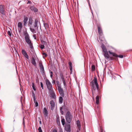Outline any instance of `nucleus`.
Returning <instances> with one entry per match:
<instances>
[{
    "mask_svg": "<svg viewBox=\"0 0 132 132\" xmlns=\"http://www.w3.org/2000/svg\"><path fill=\"white\" fill-rule=\"evenodd\" d=\"M52 76H53V75L52 74H51V75H50V77L51 78L52 77Z\"/></svg>",
    "mask_w": 132,
    "mask_h": 132,
    "instance_id": "nucleus-54",
    "label": "nucleus"
},
{
    "mask_svg": "<svg viewBox=\"0 0 132 132\" xmlns=\"http://www.w3.org/2000/svg\"><path fill=\"white\" fill-rule=\"evenodd\" d=\"M90 85L92 90V95L93 99L96 94V91L97 92L98 90V85L96 78L94 77V79L90 82Z\"/></svg>",
    "mask_w": 132,
    "mask_h": 132,
    "instance_id": "nucleus-1",
    "label": "nucleus"
},
{
    "mask_svg": "<svg viewBox=\"0 0 132 132\" xmlns=\"http://www.w3.org/2000/svg\"><path fill=\"white\" fill-rule=\"evenodd\" d=\"M123 55H117V57H118L120 58H122L123 57Z\"/></svg>",
    "mask_w": 132,
    "mask_h": 132,
    "instance_id": "nucleus-36",
    "label": "nucleus"
},
{
    "mask_svg": "<svg viewBox=\"0 0 132 132\" xmlns=\"http://www.w3.org/2000/svg\"><path fill=\"white\" fill-rule=\"evenodd\" d=\"M45 82L48 89L53 88L52 84L48 79H46L45 80Z\"/></svg>",
    "mask_w": 132,
    "mask_h": 132,
    "instance_id": "nucleus-5",
    "label": "nucleus"
},
{
    "mask_svg": "<svg viewBox=\"0 0 132 132\" xmlns=\"http://www.w3.org/2000/svg\"><path fill=\"white\" fill-rule=\"evenodd\" d=\"M100 38H101V37H100Z\"/></svg>",
    "mask_w": 132,
    "mask_h": 132,
    "instance_id": "nucleus-58",
    "label": "nucleus"
},
{
    "mask_svg": "<svg viewBox=\"0 0 132 132\" xmlns=\"http://www.w3.org/2000/svg\"><path fill=\"white\" fill-rule=\"evenodd\" d=\"M49 94L53 98H55V95L54 92L53 88L48 89Z\"/></svg>",
    "mask_w": 132,
    "mask_h": 132,
    "instance_id": "nucleus-6",
    "label": "nucleus"
},
{
    "mask_svg": "<svg viewBox=\"0 0 132 132\" xmlns=\"http://www.w3.org/2000/svg\"><path fill=\"white\" fill-rule=\"evenodd\" d=\"M22 27L23 26L22 23L21 22H19L18 24V29L20 31L21 30Z\"/></svg>",
    "mask_w": 132,
    "mask_h": 132,
    "instance_id": "nucleus-14",
    "label": "nucleus"
},
{
    "mask_svg": "<svg viewBox=\"0 0 132 132\" xmlns=\"http://www.w3.org/2000/svg\"><path fill=\"white\" fill-rule=\"evenodd\" d=\"M34 102L35 104V105L36 107H37L38 106V103L36 101V100H35V101H34Z\"/></svg>",
    "mask_w": 132,
    "mask_h": 132,
    "instance_id": "nucleus-31",
    "label": "nucleus"
},
{
    "mask_svg": "<svg viewBox=\"0 0 132 132\" xmlns=\"http://www.w3.org/2000/svg\"><path fill=\"white\" fill-rule=\"evenodd\" d=\"M25 38L27 43L29 45L30 50L32 51L34 50V47L33 46L32 43L30 39L29 36L27 33L26 34Z\"/></svg>",
    "mask_w": 132,
    "mask_h": 132,
    "instance_id": "nucleus-3",
    "label": "nucleus"
},
{
    "mask_svg": "<svg viewBox=\"0 0 132 132\" xmlns=\"http://www.w3.org/2000/svg\"><path fill=\"white\" fill-rule=\"evenodd\" d=\"M0 13L3 15L6 16V12L5 11L4 6V5H0Z\"/></svg>",
    "mask_w": 132,
    "mask_h": 132,
    "instance_id": "nucleus-4",
    "label": "nucleus"
},
{
    "mask_svg": "<svg viewBox=\"0 0 132 132\" xmlns=\"http://www.w3.org/2000/svg\"><path fill=\"white\" fill-rule=\"evenodd\" d=\"M55 80H53L52 82V83L53 84H55Z\"/></svg>",
    "mask_w": 132,
    "mask_h": 132,
    "instance_id": "nucleus-50",
    "label": "nucleus"
},
{
    "mask_svg": "<svg viewBox=\"0 0 132 132\" xmlns=\"http://www.w3.org/2000/svg\"><path fill=\"white\" fill-rule=\"evenodd\" d=\"M7 34L10 36H11V33L10 31H9L7 32Z\"/></svg>",
    "mask_w": 132,
    "mask_h": 132,
    "instance_id": "nucleus-39",
    "label": "nucleus"
},
{
    "mask_svg": "<svg viewBox=\"0 0 132 132\" xmlns=\"http://www.w3.org/2000/svg\"><path fill=\"white\" fill-rule=\"evenodd\" d=\"M62 109L63 108L62 107H60V111L62 110Z\"/></svg>",
    "mask_w": 132,
    "mask_h": 132,
    "instance_id": "nucleus-52",
    "label": "nucleus"
},
{
    "mask_svg": "<svg viewBox=\"0 0 132 132\" xmlns=\"http://www.w3.org/2000/svg\"><path fill=\"white\" fill-rule=\"evenodd\" d=\"M38 130H39V132H42L41 127H39V128L38 129Z\"/></svg>",
    "mask_w": 132,
    "mask_h": 132,
    "instance_id": "nucleus-38",
    "label": "nucleus"
},
{
    "mask_svg": "<svg viewBox=\"0 0 132 132\" xmlns=\"http://www.w3.org/2000/svg\"><path fill=\"white\" fill-rule=\"evenodd\" d=\"M39 22L38 20L37 19H35V20L34 23V26L35 28L37 27V29H38V27L37 26L38 24V23H39Z\"/></svg>",
    "mask_w": 132,
    "mask_h": 132,
    "instance_id": "nucleus-15",
    "label": "nucleus"
},
{
    "mask_svg": "<svg viewBox=\"0 0 132 132\" xmlns=\"http://www.w3.org/2000/svg\"><path fill=\"white\" fill-rule=\"evenodd\" d=\"M65 118L66 122L70 123L73 119V116L71 113L69 111H67L65 115Z\"/></svg>",
    "mask_w": 132,
    "mask_h": 132,
    "instance_id": "nucleus-2",
    "label": "nucleus"
},
{
    "mask_svg": "<svg viewBox=\"0 0 132 132\" xmlns=\"http://www.w3.org/2000/svg\"><path fill=\"white\" fill-rule=\"evenodd\" d=\"M45 34L46 36H48V33L47 32H45Z\"/></svg>",
    "mask_w": 132,
    "mask_h": 132,
    "instance_id": "nucleus-49",
    "label": "nucleus"
},
{
    "mask_svg": "<svg viewBox=\"0 0 132 132\" xmlns=\"http://www.w3.org/2000/svg\"><path fill=\"white\" fill-rule=\"evenodd\" d=\"M92 70H94L95 69V67L94 65H92L91 67Z\"/></svg>",
    "mask_w": 132,
    "mask_h": 132,
    "instance_id": "nucleus-35",
    "label": "nucleus"
},
{
    "mask_svg": "<svg viewBox=\"0 0 132 132\" xmlns=\"http://www.w3.org/2000/svg\"><path fill=\"white\" fill-rule=\"evenodd\" d=\"M30 29L31 32L33 33H36V31L35 30V29L33 28H32L30 27Z\"/></svg>",
    "mask_w": 132,
    "mask_h": 132,
    "instance_id": "nucleus-28",
    "label": "nucleus"
},
{
    "mask_svg": "<svg viewBox=\"0 0 132 132\" xmlns=\"http://www.w3.org/2000/svg\"><path fill=\"white\" fill-rule=\"evenodd\" d=\"M32 97L34 101H35V100H36V96L34 92H32Z\"/></svg>",
    "mask_w": 132,
    "mask_h": 132,
    "instance_id": "nucleus-27",
    "label": "nucleus"
},
{
    "mask_svg": "<svg viewBox=\"0 0 132 132\" xmlns=\"http://www.w3.org/2000/svg\"><path fill=\"white\" fill-rule=\"evenodd\" d=\"M96 103L97 104H98L99 103V96H97L96 97Z\"/></svg>",
    "mask_w": 132,
    "mask_h": 132,
    "instance_id": "nucleus-25",
    "label": "nucleus"
},
{
    "mask_svg": "<svg viewBox=\"0 0 132 132\" xmlns=\"http://www.w3.org/2000/svg\"><path fill=\"white\" fill-rule=\"evenodd\" d=\"M30 9L31 10L35 12H36L38 11L37 9L34 6H31L30 8Z\"/></svg>",
    "mask_w": 132,
    "mask_h": 132,
    "instance_id": "nucleus-17",
    "label": "nucleus"
},
{
    "mask_svg": "<svg viewBox=\"0 0 132 132\" xmlns=\"http://www.w3.org/2000/svg\"><path fill=\"white\" fill-rule=\"evenodd\" d=\"M39 66L40 67L41 71L43 72H44V68L41 62H39Z\"/></svg>",
    "mask_w": 132,
    "mask_h": 132,
    "instance_id": "nucleus-12",
    "label": "nucleus"
},
{
    "mask_svg": "<svg viewBox=\"0 0 132 132\" xmlns=\"http://www.w3.org/2000/svg\"><path fill=\"white\" fill-rule=\"evenodd\" d=\"M28 3L31 4V2L30 1H28L27 3V4H28Z\"/></svg>",
    "mask_w": 132,
    "mask_h": 132,
    "instance_id": "nucleus-47",
    "label": "nucleus"
},
{
    "mask_svg": "<svg viewBox=\"0 0 132 132\" xmlns=\"http://www.w3.org/2000/svg\"><path fill=\"white\" fill-rule=\"evenodd\" d=\"M61 78L62 79V80H65L64 78L63 77V76L62 75H61L60 76Z\"/></svg>",
    "mask_w": 132,
    "mask_h": 132,
    "instance_id": "nucleus-37",
    "label": "nucleus"
},
{
    "mask_svg": "<svg viewBox=\"0 0 132 132\" xmlns=\"http://www.w3.org/2000/svg\"><path fill=\"white\" fill-rule=\"evenodd\" d=\"M89 4V7H90V10H91V12L92 13L93 15V11H92V9L91 8L90 5Z\"/></svg>",
    "mask_w": 132,
    "mask_h": 132,
    "instance_id": "nucleus-42",
    "label": "nucleus"
},
{
    "mask_svg": "<svg viewBox=\"0 0 132 132\" xmlns=\"http://www.w3.org/2000/svg\"><path fill=\"white\" fill-rule=\"evenodd\" d=\"M23 124L24 125V118H23Z\"/></svg>",
    "mask_w": 132,
    "mask_h": 132,
    "instance_id": "nucleus-48",
    "label": "nucleus"
},
{
    "mask_svg": "<svg viewBox=\"0 0 132 132\" xmlns=\"http://www.w3.org/2000/svg\"><path fill=\"white\" fill-rule=\"evenodd\" d=\"M43 55H44L45 57H46L47 56V55L46 54L45 52H43Z\"/></svg>",
    "mask_w": 132,
    "mask_h": 132,
    "instance_id": "nucleus-44",
    "label": "nucleus"
},
{
    "mask_svg": "<svg viewBox=\"0 0 132 132\" xmlns=\"http://www.w3.org/2000/svg\"><path fill=\"white\" fill-rule=\"evenodd\" d=\"M59 92L62 96H63L64 93L63 89L62 88L61 86L58 87Z\"/></svg>",
    "mask_w": 132,
    "mask_h": 132,
    "instance_id": "nucleus-10",
    "label": "nucleus"
},
{
    "mask_svg": "<svg viewBox=\"0 0 132 132\" xmlns=\"http://www.w3.org/2000/svg\"><path fill=\"white\" fill-rule=\"evenodd\" d=\"M63 98L61 96H60L59 98V103L61 104L63 102Z\"/></svg>",
    "mask_w": 132,
    "mask_h": 132,
    "instance_id": "nucleus-23",
    "label": "nucleus"
},
{
    "mask_svg": "<svg viewBox=\"0 0 132 132\" xmlns=\"http://www.w3.org/2000/svg\"><path fill=\"white\" fill-rule=\"evenodd\" d=\"M44 26L45 29L47 28L48 27V25L47 23H44Z\"/></svg>",
    "mask_w": 132,
    "mask_h": 132,
    "instance_id": "nucleus-33",
    "label": "nucleus"
},
{
    "mask_svg": "<svg viewBox=\"0 0 132 132\" xmlns=\"http://www.w3.org/2000/svg\"><path fill=\"white\" fill-rule=\"evenodd\" d=\"M57 125H60V122L59 121H57Z\"/></svg>",
    "mask_w": 132,
    "mask_h": 132,
    "instance_id": "nucleus-45",
    "label": "nucleus"
},
{
    "mask_svg": "<svg viewBox=\"0 0 132 132\" xmlns=\"http://www.w3.org/2000/svg\"><path fill=\"white\" fill-rule=\"evenodd\" d=\"M50 104H51L50 108L51 110H53L55 106V103L53 100L50 101Z\"/></svg>",
    "mask_w": 132,
    "mask_h": 132,
    "instance_id": "nucleus-8",
    "label": "nucleus"
},
{
    "mask_svg": "<svg viewBox=\"0 0 132 132\" xmlns=\"http://www.w3.org/2000/svg\"><path fill=\"white\" fill-rule=\"evenodd\" d=\"M76 124L78 127V129L77 130V132H79L81 129V124L79 120H77L76 121Z\"/></svg>",
    "mask_w": 132,
    "mask_h": 132,
    "instance_id": "nucleus-9",
    "label": "nucleus"
},
{
    "mask_svg": "<svg viewBox=\"0 0 132 132\" xmlns=\"http://www.w3.org/2000/svg\"><path fill=\"white\" fill-rule=\"evenodd\" d=\"M50 73H51V74H53V73L52 72V71H51V72H50Z\"/></svg>",
    "mask_w": 132,
    "mask_h": 132,
    "instance_id": "nucleus-55",
    "label": "nucleus"
},
{
    "mask_svg": "<svg viewBox=\"0 0 132 132\" xmlns=\"http://www.w3.org/2000/svg\"><path fill=\"white\" fill-rule=\"evenodd\" d=\"M40 48H41V49H43L44 48L45 46L44 45L41 44L40 45Z\"/></svg>",
    "mask_w": 132,
    "mask_h": 132,
    "instance_id": "nucleus-32",
    "label": "nucleus"
},
{
    "mask_svg": "<svg viewBox=\"0 0 132 132\" xmlns=\"http://www.w3.org/2000/svg\"><path fill=\"white\" fill-rule=\"evenodd\" d=\"M71 126L69 124H66L65 125V130L67 132H71Z\"/></svg>",
    "mask_w": 132,
    "mask_h": 132,
    "instance_id": "nucleus-7",
    "label": "nucleus"
},
{
    "mask_svg": "<svg viewBox=\"0 0 132 132\" xmlns=\"http://www.w3.org/2000/svg\"><path fill=\"white\" fill-rule=\"evenodd\" d=\"M109 52L110 54H111L114 56L117 57V55L116 53H114L110 51H109Z\"/></svg>",
    "mask_w": 132,
    "mask_h": 132,
    "instance_id": "nucleus-24",
    "label": "nucleus"
},
{
    "mask_svg": "<svg viewBox=\"0 0 132 132\" xmlns=\"http://www.w3.org/2000/svg\"><path fill=\"white\" fill-rule=\"evenodd\" d=\"M98 33L99 35L101 36H102L103 35L102 31V29L100 26H98Z\"/></svg>",
    "mask_w": 132,
    "mask_h": 132,
    "instance_id": "nucleus-13",
    "label": "nucleus"
},
{
    "mask_svg": "<svg viewBox=\"0 0 132 132\" xmlns=\"http://www.w3.org/2000/svg\"><path fill=\"white\" fill-rule=\"evenodd\" d=\"M53 132H57V131L55 129L53 130Z\"/></svg>",
    "mask_w": 132,
    "mask_h": 132,
    "instance_id": "nucleus-51",
    "label": "nucleus"
},
{
    "mask_svg": "<svg viewBox=\"0 0 132 132\" xmlns=\"http://www.w3.org/2000/svg\"><path fill=\"white\" fill-rule=\"evenodd\" d=\"M62 124L63 125H64L65 123V119L64 118H62L61 120Z\"/></svg>",
    "mask_w": 132,
    "mask_h": 132,
    "instance_id": "nucleus-29",
    "label": "nucleus"
},
{
    "mask_svg": "<svg viewBox=\"0 0 132 132\" xmlns=\"http://www.w3.org/2000/svg\"><path fill=\"white\" fill-rule=\"evenodd\" d=\"M60 111V113L62 115H63L64 113L63 111L62 110H61Z\"/></svg>",
    "mask_w": 132,
    "mask_h": 132,
    "instance_id": "nucleus-46",
    "label": "nucleus"
},
{
    "mask_svg": "<svg viewBox=\"0 0 132 132\" xmlns=\"http://www.w3.org/2000/svg\"><path fill=\"white\" fill-rule=\"evenodd\" d=\"M41 121H40L39 122V123H41Z\"/></svg>",
    "mask_w": 132,
    "mask_h": 132,
    "instance_id": "nucleus-57",
    "label": "nucleus"
},
{
    "mask_svg": "<svg viewBox=\"0 0 132 132\" xmlns=\"http://www.w3.org/2000/svg\"><path fill=\"white\" fill-rule=\"evenodd\" d=\"M104 53V55L105 57L107 59H108L109 58V55L108 54V51Z\"/></svg>",
    "mask_w": 132,
    "mask_h": 132,
    "instance_id": "nucleus-22",
    "label": "nucleus"
},
{
    "mask_svg": "<svg viewBox=\"0 0 132 132\" xmlns=\"http://www.w3.org/2000/svg\"><path fill=\"white\" fill-rule=\"evenodd\" d=\"M59 132H63L62 129L60 130Z\"/></svg>",
    "mask_w": 132,
    "mask_h": 132,
    "instance_id": "nucleus-53",
    "label": "nucleus"
},
{
    "mask_svg": "<svg viewBox=\"0 0 132 132\" xmlns=\"http://www.w3.org/2000/svg\"><path fill=\"white\" fill-rule=\"evenodd\" d=\"M34 36V37H35V39H36V37H35V36Z\"/></svg>",
    "mask_w": 132,
    "mask_h": 132,
    "instance_id": "nucleus-56",
    "label": "nucleus"
},
{
    "mask_svg": "<svg viewBox=\"0 0 132 132\" xmlns=\"http://www.w3.org/2000/svg\"><path fill=\"white\" fill-rule=\"evenodd\" d=\"M28 20V18L27 17L24 18L23 20V24L24 26H26L27 24V22Z\"/></svg>",
    "mask_w": 132,
    "mask_h": 132,
    "instance_id": "nucleus-21",
    "label": "nucleus"
},
{
    "mask_svg": "<svg viewBox=\"0 0 132 132\" xmlns=\"http://www.w3.org/2000/svg\"><path fill=\"white\" fill-rule=\"evenodd\" d=\"M32 84V88H33V89H34V91H35L36 90V89L35 88V87L34 84L33 83Z\"/></svg>",
    "mask_w": 132,
    "mask_h": 132,
    "instance_id": "nucleus-34",
    "label": "nucleus"
},
{
    "mask_svg": "<svg viewBox=\"0 0 132 132\" xmlns=\"http://www.w3.org/2000/svg\"><path fill=\"white\" fill-rule=\"evenodd\" d=\"M41 42L43 44H45V43H46V42L43 40H41Z\"/></svg>",
    "mask_w": 132,
    "mask_h": 132,
    "instance_id": "nucleus-41",
    "label": "nucleus"
},
{
    "mask_svg": "<svg viewBox=\"0 0 132 132\" xmlns=\"http://www.w3.org/2000/svg\"><path fill=\"white\" fill-rule=\"evenodd\" d=\"M31 63L32 64L35 66H36L37 64L36 63L35 61L34 58L32 57L31 60Z\"/></svg>",
    "mask_w": 132,
    "mask_h": 132,
    "instance_id": "nucleus-20",
    "label": "nucleus"
},
{
    "mask_svg": "<svg viewBox=\"0 0 132 132\" xmlns=\"http://www.w3.org/2000/svg\"><path fill=\"white\" fill-rule=\"evenodd\" d=\"M70 71H71L72 69V63L71 62H69L68 63Z\"/></svg>",
    "mask_w": 132,
    "mask_h": 132,
    "instance_id": "nucleus-26",
    "label": "nucleus"
},
{
    "mask_svg": "<svg viewBox=\"0 0 132 132\" xmlns=\"http://www.w3.org/2000/svg\"><path fill=\"white\" fill-rule=\"evenodd\" d=\"M101 47L103 51L104 52H106L107 51L106 47L103 44H102Z\"/></svg>",
    "mask_w": 132,
    "mask_h": 132,
    "instance_id": "nucleus-19",
    "label": "nucleus"
},
{
    "mask_svg": "<svg viewBox=\"0 0 132 132\" xmlns=\"http://www.w3.org/2000/svg\"><path fill=\"white\" fill-rule=\"evenodd\" d=\"M62 81V82H63V83L64 85V86H65V85L66 84V83H65V80H63Z\"/></svg>",
    "mask_w": 132,
    "mask_h": 132,
    "instance_id": "nucleus-43",
    "label": "nucleus"
},
{
    "mask_svg": "<svg viewBox=\"0 0 132 132\" xmlns=\"http://www.w3.org/2000/svg\"><path fill=\"white\" fill-rule=\"evenodd\" d=\"M56 83L57 87L61 86V84L58 81H56Z\"/></svg>",
    "mask_w": 132,
    "mask_h": 132,
    "instance_id": "nucleus-30",
    "label": "nucleus"
},
{
    "mask_svg": "<svg viewBox=\"0 0 132 132\" xmlns=\"http://www.w3.org/2000/svg\"><path fill=\"white\" fill-rule=\"evenodd\" d=\"M40 85L41 87L42 88V89H43V84L42 82H40Z\"/></svg>",
    "mask_w": 132,
    "mask_h": 132,
    "instance_id": "nucleus-40",
    "label": "nucleus"
},
{
    "mask_svg": "<svg viewBox=\"0 0 132 132\" xmlns=\"http://www.w3.org/2000/svg\"><path fill=\"white\" fill-rule=\"evenodd\" d=\"M22 54L27 59H28L29 58V56L28 55L27 53L24 50H22Z\"/></svg>",
    "mask_w": 132,
    "mask_h": 132,
    "instance_id": "nucleus-11",
    "label": "nucleus"
},
{
    "mask_svg": "<svg viewBox=\"0 0 132 132\" xmlns=\"http://www.w3.org/2000/svg\"><path fill=\"white\" fill-rule=\"evenodd\" d=\"M43 113L45 117L47 116L48 114V111L46 108H44Z\"/></svg>",
    "mask_w": 132,
    "mask_h": 132,
    "instance_id": "nucleus-16",
    "label": "nucleus"
},
{
    "mask_svg": "<svg viewBox=\"0 0 132 132\" xmlns=\"http://www.w3.org/2000/svg\"><path fill=\"white\" fill-rule=\"evenodd\" d=\"M33 22V20H32V19L31 18H30L29 19V23H28V26H29L31 27Z\"/></svg>",
    "mask_w": 132,
    "mask_h": 132,
    "instance_id": "nucleus-18",
    "label": "nucleus"
}]
</instances>
